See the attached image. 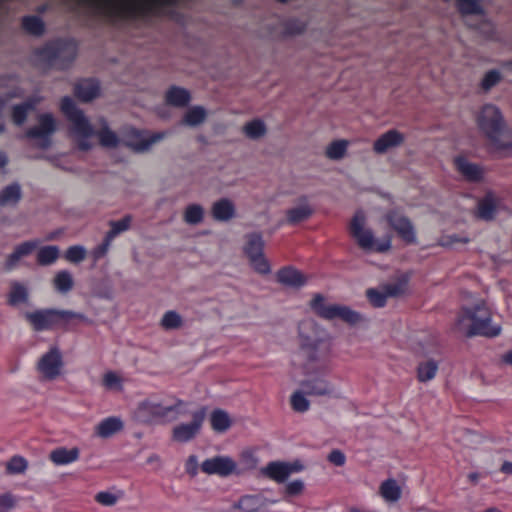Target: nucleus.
Instances as JSON below:
<instances>
[{
    "label": "nucleus",
    "mask_w": 512,
    "mask_h": 512,
    "mask_svg": "<svg viewBox=\"0 0 512 512\" xmlns=\"http://www.w3.org/2000/svg\"><path fill=\"white\" fill-rule=\"evenodd\" d=\"M60 108L70 123V133L75 138L80 150L88 151L93 148L94 143L90 139L94 135L98 137L100 145L105 148L118 146L119 137L110 129L104 118L97 120V130H95L83 111L77 108L70 97L66 96L61 100Z\"/></svg>",
    "instance_id": "f257e3e1"
},
{
    "label": "nucleus",
    "mask_w": 512,
    "mask_h": 512,
    "mask_svg": "<svg viewBox=\"0 0 512 512\" xmlns=\"http://www.w3.org/2000/svg\"><path fill=\"white\" fill-rule=\"evenodd\" d=\"M187 403L173 394H150L137 403L133 412L141 424H167L176 421L186 412Z\"/></svg>",
    "instance_id": "f03ea898"
},
{
    "label": "nucleus",
    "mask_w": 512,
    "mask_h": 512,
    "mask_svg": "<svg viewBox=\"0 0 512 512\" xmlns=\"http://www.w3.org/2000/svg\"><path fill=\"white\" fill-rule=\"evenodd\" d=\"M79 6L94 15H118L140 10L152 11L165 5H173L179 0H76Z\"/></svg>",
    "instance_id": "7ed1b4c3"
},
{
    "label": "nucleus",
    "mask_w": 512,
    "mask_h": 512,
    "mask_svg": "<svg viewBox=\"0 0 512 512\" xmlns=\"http://www.w3.org/2000/svg\"><path fill=\"white\" fill-rule=\"evenodd\" d=\"M457 328L467 337L484 336L493 338L500 334L501 327L492 324V314L484 302L471 308H464L457 319Z\"/></svg>",
    "instance_id": "20e7f679"
},
{
    "label": "nucleus",
    "mask_w": 512,
    "mask_h": 512,
    "mask_svg": "<svg viewBox=\"0 0 512 512\" xmlns=\"http://www.w3.org/2000/svg\"><path fill=\"white\" fill-rule=\"evenodd\" d=\"M25 319L34 331H48L66 328L74 320L88 321L87 317L78 312L60 309H38L24 314Z\"/></svg>",
    "instance_id": "39448f33"
},
{
    "label": "nucleus",
    "mask_w": 512,
    "mask_h": 512,
    "mask_svg": "<svg viewBox=\"0 0 512 512\" xmlns=\"http://www.w3.org/2000/svg\"><path fill=\"white\" fill-rule=\"evenodd\" d=\"M477 123L481 131L489 138L493 146L500 151L512 148V140H500L504 128V120L500 110L492 105L486 104L482 107Z\"/></svg>",
    "instance_id": "423d86ee"
},
{
    "label": "nucleus",
    "mask_w": 512,
    "mask_h": 512,
    "mask_svg": "<svg viewBox=\"0 0 512 512\" xmlns=\"http://www.w3.org/2000/svg\"><path fill=\"white\" fill-rule=\"evenodd\" d=\"M76 45L70 40H56L47 43L38 51L39 58L52 67L65 69L76 57Z\"/></svg>",
    "instance_id": "0eeeda50"
},
{
    "label": "nucleus",
    "mask_w": 512,
    "mask_h": 512,
    "mask_svg": "<svg viewBox=\"0 0 512 512\" xmlns=\"http://www.w3.org/2000/svg\"><path fill=\"white\" fill-rule=\"evenodd\" d=\"M311 308L323 319L333 320L339 318L344 322L354 325L361 320V315L345 305L325 304L324 297L316 294L311 301Z\"/></svg>",
    "instance_id": "6e6552de"
},
{
    "label": "nucleus",
    "mask_w": 512,
    "mask_h": 512,
    "mask_svg": "<svg viewBox=\"0 0 512 512\" xmlns=\"http://www.w3.org/2000/svg\"><path fill=\"white\" fill-rule=\"evenodd\" d=\"M57 130V121L51 113H41L37 116V124L27 129L25 136L35 140V145L41 149L51 146V138Z\"/></svg>",
    "instance_id": "1a4fd4ad"
},
{
    "label": "nucleus",
    "mask_w": 512,
    "mask_h": 512,
    "mask_svg": "<svg viewBox=\"0 0 512 512\" xmlns=\"http://www.w3.org/2000/svg\"><path fill=\"white\" fill-rule=\"evenodd\" d=\"M365 214L357 211L350 223V233L356 239L358 245L365 250L375 248L378 252H384L390 248V241L375 245L374 235L370 229L365 228Z\"/></svg>",
    "instance_id": "9d476101"
},
{
    "label": "nucleus",
    "mask_w": 512,
    "mask_h": 512,
    "mask_svg": "<svg viewBox=\"0 0 512 512\" xmlns=\"http://www.w3.org/2000/svg\"><path fill=\"white\" fill-rule=\"evenodd\" d=\"M264 240L260 233H250L246 236L244 252L254 270L266 275L271 271L268 260L264 257Z\"/></svg>",
    "instance_id": "9b49d317"
},
{
    "label": "nucleus",
    "mask_w": 512,
    "mask_h": 512,
    "mask_svg": "<svg viewBox=\"0 0 512 512\" xmlns=\"http://www.w3.org/2000/svg\"><path fill=\"white\" fill-rule=\"evenodd\" d=\"M207 408L201 407L193 412L192 421L180 423L172 429V440L178 443H187L193 440L201 431L206 418Z\"/></svg>",
    "instance_id": "f8f14e48"
},
{
    "label": "nucleus",
    "mask_w": 512,
    "mask_h": 512,
    "mask_svg": "<svg viewBox=\"0 0 512 512\" xmlns=\"http://www.w3.org/2000/svg\"><path fill=\"white\" fill-rule=\"evenodd\" d=\"M63 358L60 349L53 346L43 354L38 361L37 368L41 375L47 380H54L63 368Z\"/></svg>",
    "instance_id": "ddd939ff"
},
{
    "label": "nucleus",
    "mask_w": 512,
    "mask_h": 512,
    "mask_svg": "<svg viewBox=\"0 0 512 512\" xmlns=\"http://www.w3.org/2000/svg\"><path fill=\"white\" fill-rule=\"evenodd\" d=\"M202 472L208 475L227 477L232 474H239L236 462L229 456H214L204 460L201 464Z\"/></svg>",
    "instance_id": "4468645a"
},
{
    "label": "nucleus",
    "mask_w": 512,
    "mask_h": 512,
    "mask_svg": "<svg viewBox=\"0 0 512 512\" xmlns=\"http://www.w3.org/2000/svg\"><path fill=\"white\" fill-rule=\"evenodd\" d=\"M303 468L304 466L300 461H294L292 463L272 461L262 469V473L277 483H283L292 473L300 472Z\"/></svg>",
    "instance_id": "2eb2a0df"
},
{
    "label": "nucleus",
    "mask_w": 512,
    "mask_h": 512,
    "mask_svg": "<svg viewBox=\"0 0 512 512\" xmlns=\"http://www.w3.org/2000/svg\"><path fill=\"white\" fill-rule=\"evenodd\" d=\"M164 135V133H154L148 136L142 131L133 130L125 143L133 151L142 153L148 151L153 144L162 140Z\"/></svg>",
    "instance_id": "dca6fc26"
},
{
    "label": "nucleus",
    "mask_w": 512,
    "mask_h": 512,
    "mask_svg": "<svg viewBox=\"0 0 512 512\" xmlns=\"http://www.w3.org/2000/svg\"><path fill=\"white\" fill-rule=\"evenodd\" d=\"M389 224L393 227L399 236L407 243H414L416 240L414 228L411 222L404 216L391 212L387 216Z\"/></svg>",
    "instance_id": "f3484780"
},
{
    "label": "nucleus",
    "mask_w": 512,
    "mask_h": 512,
    "mask_svg": "<svg viewBox=\"0 0 512 512\" xmlns=\"http://www.w3.org/2000/svg\"><path fill=\"white\" fill-rule=\"evenodd\" d=\"M276 503L275 500H268L261 494L244 495L239 498L237 502L233 504L234 509H238L241 512H258L268 504Z\"/></svg>",
    "instance_id": "a211bd4d"
},
{
    "label": "nucleus",
    "mask_w": 512,
    "mask_h": 512,
    "mask_svg": "<svg viewBox=\"0 0 512 512\" xmlns=\"http://www.w3.org/2000/svg\"><path fill=\"white\" fill-rule=\"evenodd\" d=\"M38 244L37 240H29L15 246L13 252L8 255L5 261L4 269L6 271L13 270L22 258L31 255L36 250Z\"/></svg>",
    "instance_id": "6ab92c4d"
},
{
    "label": "nucleus",
    "mask_w": 512,
    "mask_h": 512,
    "mask_svg": "<svg viewBox=\"0 0 512 512\" xmlns=\"http://www.w3.org/2000/svg\"><path fill=\"white\" fill-rule=\"evenodd\" d=\"M313 208L309 204L307 197L299 199L298 205L286 211V222L290 225H297L308 220L313 215Z\"/></svg>",
    "instance_id": "aec40b11"
},
{
    "label": "nucleus",
    "mask_w": 512,
    "mask_h": 512,
    "mask_svg": "<svg viewBox=\"0 0 512 512\" xmlns=\"http://www.w3.org/2000/svg\"><path fill=\"white\" fill-rule=\"evenodd\" d=\"M404 141V135L397 130H389L377 138L373 150L377 154H384L388 150L400 146Z\"/></svg>",
    "instance_id": "412c9836"
},
{
    "label": "nucleus",
    "mask_w": 512,
    "mask_h": 512,
    "mask_svg": "<svg viewBox=\"0 0 512 512\" xmlns=\"http://www.w3.org/2000/svg\"><path fill=\"white\" fill-rule=\"evenodd\" d=\"M457 171L470 182H479L482 180L484 171L481 166L468 161L465 157L459 156L454 159Z\"/></svg>",
    "instance_id": "4be33fe9"
},
{
    "label": "nucleus",
    "mask_w": 512,
    "mask_h": 512,
    "mask_svg": "<svg viewBox=\"0 0 512 512\" xmlns=\"http://www.w3.org/2000/svg\"><path fill=\"white\" fill-rule=\"evenodd\" d=\"M211 215L216 221L228 222L236 216V206L232 200L221 198L212 204Z\"/></svg>",
    "instance_id": "5701e85b"
},
{
    "label": "nucleus",
    "mask_w": 512,
    "mask_h": 512,
    "mask_svg": "<svg viewBox=\"0 0 512 512\" xmlns=\"http://www.w3.org/2000/svg\"><path fill=\"white\" fill-rule=\"evenodd\" d=\"M99 83L93 79H84L79 81L74 88L75 96L83 101L88 102L99 95Z\"/></svg>",
    "instance_id": "b1692460"
},
{
    "label": "nucleus",
    "mask_w": 512,
    "mask_h": 512,
    "mask_svg": "<svg viewBox=\"0 0 512 512\" xmlns=\"http://www.w3.org/2000/svg\"><path fill=\"white\" fill-rule=\"evenodd\" d=\"M80 450L77 447L68 449L66 447H58L49 454V459L57 466L71 464L79 459Z\"/></svg>",
    "instance_id": "393cba45"
},
{
    "label": "nucleus",
    "mask_w": 512,
    "mask_h": 512,
    "mask_svg": "<svg viewBox=\"0 0 512 512\" xmlns=\"http://www.w3.org/2000/svg\"><path fill=\"white\" fill-rule=\"evenodd\" d=\"M124 428L123 421L116 416H111L100 421L95 427V433L101 438H109Z\"/></svg>",
    "instance_id": "a878e982"
},
{
    "label": "nucleus",
    "mask_w": 512,
    "mask_h": 512,
    "mask_svg": "<svg viewBox=\"0 0 512 512\" xmlns=\"http://www.w3.org/2000/svg\"><path fill=\"white\" fill-rule=\"evenodd\" d=\"M277 280L285 286L294 288L301 287L306 283L304 275L292 267H285L279 270L277 273Z\"/></svg>",
    "instance_id": "bb28decb"
},
{
    "label": "nucleus",
    "mask_w": 512,
    "mask_h": 512,
    "mask_svg": "<svg viewBox=\"0 0 512 512\" xmlns=\"http://www.w3.org/2000/svg\"><path fill=\"white\" fill-rule=\"evenodd\" d=\"M41 100L42 97L33 96L21 104L15 105L12 110V119L14 123L16 125H22L25 122L28 113L34 110Z\"/></svg>",
    "instance_id": "cd10ccee"
},
{
    "label": "nucleus",
    "mask_w": 512,
    "mask_h": 512,
    "mask_svg": "<svg viewBox=\"0 0 512 512\" xmlns=\"http://www.w3.org/2000/svg\"><path fill=\"white\" fill-rule=\"evenodd\" d=\"M497 208V199L492 193H487L478 201L476 215L482 220H492Z\"/></svg>",
    "instance_id": "c85d7f7f"
},
{
    "label": "nucleus",
    "mask_w": 512,
    "mask_h": 512,
    "mask_svg": "<svg viewBox=\"0 0 512 512\" xmlns=\"http://www.w3.org/2000/svg\"><path fill=\"white\" fill-rule=\"evenodd\" d=\"M211 427L215 432L224 433L232 424L229 414L223 409H215L210 414Z\"/></svg>",
    "instance_id": "c756f323"
},
{
    "label": "nucleus",
    "mask_w": 512,
    "mask_h": 512,
    "mask_svg": "<svg viewBox=\"0 0 512 512\" xmlns=\"http://www.w3.org/2000/svg\"><path fill=\"white\" fill-rule=\"evenodd\" d=\"M74 279L68 270L58 271L53 278V287L61 294H67L73 289Z\"/></svg>",
    "instance_id": "7c9ffc66"
},
{
    "label": "nucleus",
    "mask_w": 512,
    "mask_h": 512,
    "mask_svg": "<svg viewBox=\"0 0 512 512\" xmlns=\"http://www.w3.org/2000/svg\"><path fill=\"white\" fill-rule=\"evenodd\" d=\"M401 494V488L395 479H387L380 485V495L387 502H397Z\"/></svg>",
    "instance_id": "2f4dec72"
},
{
    "label": "nucleus",
    "mask_w": 512,
    "mask_h": 512,
    "mask_svg": "<svg viewBox=\"0 0 512 512\" xmlns=\"http://www.w3.org/2000/svg\"><path fill=\"white\" fill-rule=\"evenodd\" d=\"M21 25L23 30L32 36H41L45 31L43 20L36 15L24 16Z\"/></svg>",
    "instance_id": "473e14b6"
},
{
    "label": "nucleus",
    "mask_w": 512,
    "mask_h": 512,
    "mask_svg": "<svg viewBox=\"0 0 512 512\" xmlns=\"http://www.w3.org/2000/svg\"><path fill=\"white\" fill-rule=\"evenodd\" d=\"M60 256L58 246H43L37 251V263L41 266H49L57 261Z\"/></svg>",
    "instance_id": "72a5a7b5"
},
{
    "label": "nucleus",
    "mask_w": 512,
    "mask_h": 512,
    "mask_svg": "<svg viewBox=\"0 0 512 512\" xmlns=\"http://www.w3.org/2000/svg\"><path fill=\"white\" fill-rule=\"evenodd\" d=\"M302 386L309 395L323 396L332 391L330 384L324 379L307 380L302 383Z\"/></svg>",
    "instance_id": "f704fd0d"
},
{
    "label": "nucleus",
    "mask_w": 512,
    "mask_h": 512,
    "mask_svg": "<svg viewBox=\"0 0 512 512\" xmlns=\"http://www.w3.org/2000/svg\"><path fill=\"white\" fill-rule=\"evenodd\" d=\"M207 117L206 110L201 106H194L186 111L182 119V124L195 127L202 124Z\"/></svg>",
    "instance_id": "c9c22d12"
},
{
    "label": "nucleus",
    "mask_w": 512,
    "mask_h": 512,
    "mask_svg": "<svg viewBox=\"0 0 512 512\" xmlns=\"http://www.w3.org/2000/svg\"><path fill=\"white\" fill-rule=\"evenodd\" d=\"M21 199V188L18 184H11L0 191V206L15 205Z\"/></svg>",
    "instance_id": "e433bc0d"
},
{
    "label": "nucleus",
    "mask_w": 512,
    "mask_h": 512,
    "mask_svg": "<svg viewBox=\"0 0 512 512\" xmlns=\"http://www.w3.org/2000/svg\"><path fill=\"white\" fill-rule=\"evenodd\" d=\"M438 371V363L435 360H427L420 362L417 367V379L420 382H428L432 380Z\"/></svg>",
    "instance_id": "4c0bfd02"
},
{
    "label": "nucleus",
    "mask_w": 512,
    "mask_h": 512,
    "mask_svg": "<svg viewBox=\"0 0 512 512\" xmlns=\"http://www.w3.org/2000/svg\"><path fill=\"white\" fill-rule=\"evenodd\" d=\"M166 101L177 107H183L190 101V94L184 88L172 87L166 94Z\"/></svg>",
    "instance_id": "58836bf2"
},
{
    "label": "nucleus",
    "mask_w": 512,
    "mask_h": 512,
    "mask_svg": "<svg viewBox=\"0 0 512 512\" xmlns=\"http://www.w3.org/2000/svg\"><path fill=\"white\" fill-rule=\"evenodd\" d=\"M132 223V216L126 215L122 219L117 221H110V230L106 233L108 241H113L119 234L130 229Z\"/></svg>",
    "instance_id": "ea45409f"
},
{
    "label": "nucleus",
    "mask_w": 512,
    "mask_h": 512,
    "mask_svg": "<svg viewBox=\"0 0 512 512\" xmlns=\"http://www.w3.org/2000/svg\"><path fill=\"white\" fill-rule=\"evenodd\" d=\"M204 209L199 204H190L184 211V221L190 225H197L203 221Z\"/></svg>",
    "instance_id": "a19ab883"
},
{
    "label": "nucleus",
    "mask_w": 512,
    "mask_h": 512,
    "mask_svg": "<svg viewBox=\"0 0 512 512\" xmlns=\"http://www.w3.org/2000/svg\"><path fill=\"white\" fill-rule=\"evenodd\" d=\"M245 135L250 139H259L266 134V126L262 120L256 119L245 124Z\"/></svg>",
    "instance_id": "79ce46f5"
},
{
    "label": "nucleus",
    "mask_w": 512,
    "mask_h": 512,
    "mask_svg": "<svg viewBox=\"0 0 512 512\" xmlns=\"http://www.w3.org/2000/svg\"><path fill=\"white\" fill-rule=\"evenodd\" d=\"M348 144L346 140L333 141L326 148V156L331 160L342 159L347 151Z\"/></svg>",
    "instance_id": "37998d69"
},
{
    "label": "nucleus",
    "mask_w": 512,
    "mask_h": 512,
    "mask_svg": "<svg viewBox=\"0 0 512 512\" xmlns=\"http://www.w3.org/2000/svg\"><path fill=\"white\" fill-rule=\"evenodd\" d=\"M27 468V460L19 455L13 456L6 464V472L11 475L22 474Z\"/></svg>",
    "instance_id": "c03bdc74"
},
{
    "label": "nucleus",
    "mask_w": 512,
    "mask_h": 512,
    "mask_svg": "<svg viewBox=\"0 0 512 512\" xmlns=\"http://www.w3.org/2000/svg\"><path fill=\"white\" fill-rule=\"evenodd\" d=\"M87 251L84 246L82 245H73L70 246L65 254V259L70 263H80L86 258Z\"/></svg>",
    "instance_id": "a18cd8bd"
},
{
    "label": "nucleus",
    "mask_w": 512,
    "mask_h": 512,
    "mask_svg": "<svg viewBox=\"0 0 512 512\" xmlns=\"http://www.w3.org/2000/svg\"><path fill=\"white\" fill-rule=\"evenodd\" d=\"M27 298V289L19 283H14L9 293V304L17 305L19 303H23L26 302Z\"/></svg>",
    "instance_id": "49530a36"
},
{
    "label": "nucleus",
    "mask_w": 512,
    "mask_h": 512,
    "mask_svg": "<svg viewBox=\"0 0 512 512\" xmlns=\"http://www.w3.org/2000/svg\"><path fill=\"white\" fill-rule=\"evenodd\" d=\"M457 7L462 14H481L482 8L478 0H456Z\"/></svg>",
    "instance_id": "de8ad7c7"
},
{
    "label": "nucleus",
    "mask_w": 512,
    "mask_h": 512,
    "mask_svg": "<svg viewBox=\"0 0 512 512\" xmlns=\"http://www.w3.org/2000/svg\"><path fill=\"white\" fill-rule=\"evenodd\" d=\"M306 28V24L297 19H290L285 22L283 34L285 36H295L301 34Z\"/></svg>",
    "instance_id": "09e8293b"
},
{
    "label": "nucleus",
    "mask_w": 512,
    "mask_h": 512,
    "mask_svg": "<svg viewBox=\"0 0 512 512\" xmlns=\"http://www.w3.org/2000/svg\"><path fill=\"white\" fill-rule=\"evenodd\" d=\"M182 324L181 316L175 311L166 312L161 320V325L165 329H176L179 328Z\"/></svg>",
    "instance_id": "8fccbe9b"
},
{
    "label": "nucleus",
    "mask_w": 512,
    "mask_h": 512,
    "mask_svg": "<svg viewBox=\"0 0 512 512\" xmlns=\"http://www.w3.org/2000/svg\"><path fill=\"white\" fill-rule=\"evenodd\" d=\"M501 80V74L498 70H490L488 71L482 81H481V88L487 92L491 88H493L495 85H497Z\"/></svg>",
    "instance_id": "3c124183"
},
{
    "label": "nucleus",
    "mask_w": 512,
    "mask_h": 512,
    "mask_svg": "<svg viewBox=\"0 0 512 512\" xmlns=\"http://www.w3.org/2000/svg\"><path fill=\"white\" fill-rule=\"evenodd\" d=\"M291 406L297 412H306L309 409L310 403L300 391H297L291 396Z\"/></svg>",
    "instance_id": "603ef678"
},
{
    "label": "nucleus",
    "mask_w": 512,
    "mask_h": 512,
    "mask_svg": "<svg viewBox=\"0 0 512 512\" xmlns=\"http://www.w3.org/2000/svg\"><path fill=\"white\" fill-rule=\"evenodd\" d=\"M121 494H115L109 491H101L95 495V501L103 506H113L120 499Z\"/></svg>",
    "instance_id": "864d4df0"
},
{
    "label": "nucleus",
    "mask_w": 512,
    "mask_h": 512,
    "mask_svg": "<svg viewBox=\"0 0 512 512\" xmlns=\"http://www.w3.org/2000/svg\"><path fill=\"white\" fill-rule=\"evenodd\" d=\"M367 297L371 304L375 307H383L386 304L387 294L376 289L367 290Z\"/></svg>",
    "instance_id": "5fc2aeb1"
},
{
    "label": "nucleus",
    "mask_w": 512,
    "mask_h": 512,
    "mask_svg": "<svg viewBox=\"0 0 512 512\" xmlns=\"http://www.w3.org/2000/svg\"><path fill=\"white\" fill-rule=\"evenodd\" d=\"M17 500L15 496L9 492L0 494V512H10L15 508Z\"/></svg>",
    "instance_id": "6e6d98bb"
},
{
    "label": "nucleus",
    "mask_w": 512,
    "mask_h": 512,
    "mask_svg": "<svg viewBox=\"0 0 512 512\" xmlns=\"http://www.w3.org/2000/svg\"><path fill=\"white\" fill-rule=\"evenodd\" d=\"M111 243L112 241H108V238L105 236L103 242L92 250L91 255L94 262H97L106 256V254L109 251Z\"/></svg>",
    "instance_id": "4d7b16f0"
},
{
    "label": "nucleus",
    "mask_w": 512,
    "mask_h": 512,
    "mask_svg": "<svg viewBox=\"0 0 512 512\" xmlns=\"http://www.w3.org/2000/svg\"><path fill=\"white\" fill-rule=\"evenodd\" d=\"M326 346L324 342L322 341H315L313 343H305L303 344V352L310 360H317L319 357L315 354L316 350H318L321 347ZM325 350L327 351V347H325Z\"/></svg>",
    "instance_id": "13d9d810"
},
{
    "label": "nucleus",
    "mask_w": 512,
    "mask_h": 512,
    "mask_svg": "<svg viewBox=\"0 0 512 512\" xmlns=\"http://www.w3.org/2000/svg\"><path fill=\"white\" fill-rule=\"evenodd\" d=\"M304 490V482L302 480H294L289 482L285 486V493L287 496H297L300 495Z\"/></svg>",
    "instance_id": "bf43d9fd"
},
{
    "label": "nucleus",
    "mask_w": 512,
    "mask_h": 512,
    "mask_svg": "<svg viewBox=\"0 0 512 512\" xmlns=\"http://www.w3.org/2000/svg\"><path fill=\"white\" fill-rule=\"evenodd\" d=\"M103 382L107 388H117L118 390L122 389L121 378L114 372H107L104 375Z\"/></svg>",
    "instance_id": "052dcab7"
},
{
    "label": "nucleus",
    "mask_w": 512,
    "mask_h": 512,
    "mask_svg": "<svg viewBox=\"0 0 512 512\" xmlns=\"http://www.w3.org/2000/svg\"><path fill=\"white\" fill-rule=\"evenodd\" d=\"M328 460L336 466H343L346 462L344 453L338 449L332 450L328 455Z\"/></svg>",
    "instance_id": "680f3d73"
},
{
    "label": "nucleus",
    "mask_w": 512,
    "mask_h": 512,
    "mask_svg": "<svg viewBox=\"0 0 512 512\" xmlns=\"http://www.w3.org/2000/svg\"><path fill=\"white\" fill-rule=\"evenodd\" d=\"M403 285L396 283L385 286L384 291L387 294V297L398 296L403 293Z\"/></svg>",
    "instance_id": "e2e57ef3"
},
{
    "label": "nucleus",
    "mask_w": 512,
    "mask_h": 512,
    "mask_svg": "<svg viewBox=\"0 0 512 512\" xmlns=\"http://www.w3.org/2000/svg\"><path fill=\"white\" fill-rule=\"evenodd\" d=\"M197 457L195 455L189 456L186 463V471L191 475L197 474Z\"/></svg>",
    "instance_id": "0e129e2a"
},
{
    "label": "nucleus",
    "mask_w": 512,
    "mask_h": 512,
    "mask_svg": "<svg viewBox=\"0 0 512 512\" xmlns=\"http://www.w3.org/2000/svg\"><path fill=\"white\" fill-rule=\"evenodd\" d=\"M448 238H449V241L443 243V245H448V244H452V243H456V242L467 243L469 241L468 238H459L456 235L449 236Z\"/></svg>",
    "instance_id": "69168bd1"
},
{
    "label": "nucleus",
    "mask_w": 512,
    "mask_h": 512,
    "mask_svg": "<svg viewBox=\"0 0 512 512\" xmlns=\"http://www.w3.org/2000/svg\"><path fill=\"white\" fill-rule=\"evenodd\" d=\"M501 471L506 474H512V462L505 461L501 466Z\"/></svg>",
    "instance_id": "338daca9"
},
{
    "label": "nucleus",
    "mask_w": 512,
    "mask_h": 512,
    "mask_svg": "<svg viewBox=\"0 0 512 512\" xmlns=\"http://www.w3.org/2000/svg\"><path fill=\"white\" fill-rule=\"evenodd\" d=\"M502 360L503 362H505L506 364H509V365H512V350L506 352L503 356H502Z\"/></svg>",
    "instance_id": "774afa93"
}]
</instances>
